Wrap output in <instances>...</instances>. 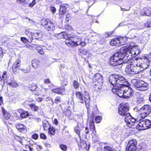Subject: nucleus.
I'll return each mask as SVG.
<instances>
[{
  "label": "nucleus",
  "mask_w": 151,
  "mask_h": 151,
  "mask_svg": "<svg viewBox=\"0 0 151 151\" xmlns=\"http://www.w3.org/2000/svg\"><path fill=\"white\" fill-rule=\"evenodd\" d=\"M76 97L80 103L83 104L85 103L88 109L90 108V97L89 93L87 92H84L83 93L80 91H76L75 93ZM88 120L89 121V127L90 130L92 132L91 134H93L92 137H98L96 134V131L94 124V118L95 116V112L92 111L90 114L88 113Z\"/></svg>",
  "instance_id": "f257e3e1"
},
{
  "label": "nucleus",
  "mask_w": 151,
  "mask_h": 151,
  "mask_svg": "<svg viewBox=\"0 0 151 151\" xmlns=\"http://www.w3.org/2000/svg\"><path fill=\"white\" fill-rule=\"evenodd\" d=\"M140 59V58H136L133 59H127L126 61V63H128L126 66L125 69V72L129 74L135 75L139 73L140 70L139 69L138 65V62L139 59Z\"/></svg>",
  "instance_id": "f03ea898"
},
{
  "label": "nucleus",
  "mask_w": 151,
  "mask_h": 151,
  "mask_svg": "<svg viewBox=\"0 0 151 151\" xmlns=\"http://www.w3.org/2000/svg\"><path fill=\"white\" fill-rule=\"evenodd\" d=\"M137 49L134 46L129 45L128 47H123L121 48L119 53L124 56L130 55V56L137 55L139 52H137Z\"/></svg>",
  "instance_id": "7ed1b4c3"
},
{
  "label": "nucleus",
  "mask_w": 151,
  "mask_h": 151,
  "mask_svg": "<svg viewBox=\"0 0 151 151\" xmlns=\"http://www.w3.org/2000/svg\"><path fill=\"white\" fill-rule=\"evenodd\" d=\"M40 24L48 32H53L55 29V23L49 19H42L40 20Z\"/></svg>",
  "instance_id": "20e7f679"
},
{
  "label": "nucleus",
  "mask_w": 151,
  "mask_h": 151,
  "mask_svg": "<svg viewBox=\"0 0 151 151\" xmlns=\"http://www.w3.org/2000/svg\"><path fill=\"white\" fill-rule=\"evenodd\" d=\"M85 29H79L78 30L77 34L79 36L76 35L74 36L75 46L79 45L84 46L85 44L84 42L82 41V39L85 37L86 36V33H84Z\"/></svg>",
  "instance_id": "39448f33"
},
{
  "label": "nucleus",
  "mask_w": 151,
  "mask_h": 151,
  "mask_svg": "<svg viewBox=\"0 0 151 151\" xmlns=\"http://www.w3.org/2000/svg\"><path fill=\"white\" fill-rule=\"evenodd\" d=\"M136 127L139 130L150 129L151 127V121L147 119H144L139 122Z\"/></svg>",
  "instance_id": "423d86ee"
},
{
  "label": "nucleus",
  "mask_w": 151,
  "mask_h": 151,
  "mask_svg": "<svg viewBox=\"0 0 151 151\" xmlns=\"http://www.w3.org/2000/svg\"><path fill=\"white\" fill-rule=\"evenodd\" d=\"M134 86L137 89L141 91H146L148 88L147 83L140 80L137 81L134 84Z\"/></svg>",
  "instance_id": "0eeeda50"
},
{
  "label": "nucleus",
  "mask_w": 151,
  "mask_h": 151,
  "mask_svg": "<svg viewBox=\"0 0 151 151\" xmlns=\"http://www.w3.org/2000/svg\"><path fill=\"white\" fill-rule=\"evenodd\" d=\"M140 116L142 119L145 118L151 112V107L148 104L143 106L139 109Z\"/></svg>",
  "instance_id": "6e6552de"
},
{
  "label": "nucleus",
  "mask_w": 151,
  "mask_h": 151,
  "mask_svg": "<svg viewBox=\"0 0 151 151\" xmlns=\"http://www.w3.org/2000/svg\"><path fill=\"white\" fill-rule=\"evenodd\" d=\"M124 116V120L127 124L126 126L127 127V128H133L137 119L132 117L130 113Z\"/></svg>",
  "instance_id": "1a4fd4ad"
},
{
  "label": "nucleus",
  "mask_w": 151,
  "mask_h": 151,
  "mask_svg": "<svg viewBox=\"0 0 151 151\" xmlns=\"http://www.w3.org/2000/svg\"><path fill=\"white\" fill-rule=\"evenodd\" d=\"M137 142L134 139L129 140L126 147L125 151H136L137 149Z\"/></svg>",
  "instance_id": "9d476101"
},
{
  "label": "nucleus",
  "mask_w": 151,
  "mask_h": 151,
  "mask_svg": "<svg viewBox=\"0 0 151 151\" xmlns=\"http://www.w3.org/2000/svg\"><path fill=\"white\" fill-rule=\"evenodd\" d=\"M129 107L125 104H120L118 108V112L122 116H124L129 113Z\"/></svg>",
  "instance_id": "9b49d317"
},
{
  "label": "nucleus",
  "mask_w": 151,
  "mask_h": 151,
  "mask_svg": "<svg viewBox=\"0 0 151 151\" xmlns=\"http://www.w3.org/2000/svg\"><path fill=\"white\" fill-rule=\"evenodd\" d=\"M1 109L3 120L4 123L7 125H8L9 124L11 125L12 124V123H10L9 122H7L6 121L10 119L11 115L10 113L8 111L5 110L3 107H1Z\"/></svg>",
  "instance_id": "f8f14e48"
},
{
  "label": "nucleus",
  "mask_w": 151,
  "mask_h": 151,
  "mask_svg": "<svg viewBox=\"0 0 151 151\" xmlns=\"http://www.w3.org/2000/svg\"><path fill=\"white\" fill-rule=\"evenodd\" d=\"M140 59H139L138 65H138V67H140L143 69L147 68L150 65V61L148 59L145 58L143 60L140 58Z\"/></svg>",
  "instance_id": "ddd939ff"
},
{
  "label": "nucleus",
  "mask_w": 151,
  "mask_h": 151,
  "mask_svg": "<svg viewBox=\"0 0 151 151\" xmlns=\"http://www.w3.org/2000/svg\"><path fill=\"white\" fill-rule=\"evenodd\" d=\"M118 77L116 78L117 81L115 86L119 87L120 86H127V84L129 83L123 77L119 76L118 75Z\"/></svg>",
  "instance_id": "4468645a"
},
{
  "label": "nucleus",
  "mask_w": 151,
  "mask_h": 151,
  "mask_svg": "<svg viewBox=\"0 0 151 151\" xmlns=\"http://www.w3.org/2000/svg\"><path fill=\"white\" fill-rule=\"evenodd\" d=\"M21 66V61L19 59H17L13 63L11 67L12 71L14 73L16 74L19 73Z\"/></svg>",
  "instance_id": "2eb2a0df"
},
{
  "label": "nucleus",
  "mask_w": 151,
  "mask_h": 151,
  "mask_svg": "<svg viewBox=\"0 0 151 151\" xmlns=\"http://www.w3.org/2000/svg\"><path fill=\"white\" fill-rule=\"evenodd\" d=\"M127 86H124V98L128 99L131 97L132 95L133 91L130 87V84L129 83L127 84Z\"/></svg>",
  "instance_id": "dca6fc26"
},
{
  "label": "nucleus",
  "mask_w": 151,
  "mask_h": 151,
  "mask_svg": "<svg viewBox=\"0 0 151 151\" xmlns=\"http://www.w3.org/2000/svg\"><path fill=\"white\" fill-rule=\"evenodd\" d=\"M80 139V142L78 144L79 149H85L88 151L90 148V144H87L85 141L81 139V138Z\"/></svg>",
  "instance_id": "f3484780"
},
{
  "label": "nucleus",
  "mask_w": 151,
  "mask_h": 151,
  "mask_svg": "<svg viewBox=\"0 0 151 151\" xmlns=\"http://www.w3.org/2000/svg\"><path fill=\"white\" fill-rule=\"evenodd\" d=\"M119 88L117 89V90L114 89H112V91L114 92V90H116L115 92H116L118 96L120 97H123L124 96V86H120L119 87Z\"/></svg>",
  "instance_id": "a211bd4d"
},
{
  "label": "nucleus",
  "mask_w": 151,
  "mask_h": 151,
  "mask_svg": "<svg viewBox=\"0 0 151 151\" xmlns=\"http://www.w3.org/2000/svg\"><path fill=\"white\" fill-rule=\"evenodd\" d=\"M112 56L114 57V58L117 60L119 62L122 61L123 63H126V61L127 60V59H126V57L124 56V55L121 56V53H120L119 52L117 54H115Z\"/></svg>",
  "instance_id": "6ab92c4d"
},
{
  "label": "nucleus",
  "mask_w": 151,
  "mask_h": 151,
  "mask_svg": "<svg viewBox=\"0 0 151 151\" xmlns=\"http://www.w3.org/2000/svg\"><path fill=\"white\" fill-rule=\"evenodd\" d=\"M65 88L64 87H57L53 88L52 91L58 94L63 95L65 91Z\"/></svg>",
  "instance_id": "aec40b11"
},
{
  "label": "nucleus",
  "mask_w": 151,
  "mask_h": 151,
  "mask_svg": "<svg viewBox=\"0 0 151 151\" xmlns=\"http://www.w3.org/2000/svg\"><path fill=\"white\" fill-rule=\"evenodd\" d=\"M65 42L68 46H75L74 36L68 37L65 40Z\"/></svg>",
  "instance_id": "412c9836"
},
{
  "label": "nucleus",
  "mask_w": 151,
  "mask_h": 151,
  "mask_svg": "<svg viewBox=\"0 0 151 151\" xmlns=\"http://www.w3.org/2000/svg\"><path fill=\"white\" fill-rule=\"evenodd\" d=\"M8 73L6 71H3L2 75L0 74V84L3 86L5 84V81L8 78Z\"/></svg>",
  "instance_id": "4be33fe9"
},
{
  "label": "nucleus",
  "mask_w": 151,
  "mask_h": 151,
  "mask_svg": "<svg viewBox=\"0 0 151 151\" xmlns=\"http://www.w3.org/2000/svg\"><path fill=\"white\" fill-rule=\"evenodd\" d=\"M69 5L68 4H63L60 6L59 11V14L60 15H63L66 13V9L69 7Z\"/></svg>",
  "instance_id": "5701e85b"
},
{
  "label": "nucleus",
  "mask_w": 151,
  "mask_h": 151,
  "mask_svg": "<svg viewBox=\"0 0 151 151\" xmlns=\"http://www.w3.org/2000/svg\"><path fill=\"white\" fill-rule=\"evenodd\" d=\"M25 33L27 36V38L28 40L29 41V42L30 43L32 41L34 37H33V33L30 31L29 29H25Z\"/></svg>",
  "instance_id": "b1692460"
},
{
  "label": "nucleus",
  "mask_w": 151,
  "mask_h": 151,
  "mask_svg": "<svg viewBox=\"0 0 151 151\" xmlns=\"http://www.w3.org/2000/svg\"><path fill=\"white\" fill-rule=\"evenodd\" d=\"M103 84L102 82L93 81L92 86L95 90L98 91L101 89Z\"/></svg>",
  "instance_id": "393cba45"
},
{
  "label": "nucleus",
  "mask_w": 151,
  "mask_h": 151,
  "mask_svg": "<svg viewBox=\"0 0 151 151\" xmlns=\"http://www.w3.org/2000/svg\"><path fill=\"white\" fill-rule=\"evenodd\" d=\"M15 127L20 132L23 133L26 130L27 128L25 125L18 123L16 125Z\"/></svg>",
  "instance_id": "a878e982"
},
{
  "label": "nucleus",
  "mask_w": 151,
  "mask_h": 151,
  "mask_svg": "<svg viewBox=\"0 0 151 151\" xmlns=\"http://www.w3.org/2000/svg\"><path fill=\"white\" fill-rule=\"evenodd\" d=\"M93 81L103 82V80L101 75L99 73L95 74L93 78Z\"/></svg>",
  "instance_id": "bb28decb"
},
{
  "label": "nucleus",
  "mask_w": 151,
  "mask_h": 151,
  "mask_svg": "<svg viewBox=\"0 0 151 151\" xmlns=\"http://www.w3.org/2000/svg\"><path fill=\"white\" fill-rule=\"evenodd\" d=\"M18 112L20 114V117L22 119L27 118L29 116L28 112L22 109H19Z\"/></svg>",
  "instance_id": "cd10ccee"
},
{
  "label": "nucleus",
  "mask_w": 151,
  "mask_h": 151,
  "mask_svg": "<svg viewBox=\"0 0 151 151\" xmlns=\"http://www.w3.org/2000/svg\"><path fill=\"white\" fill-rule=\"evenodd\" d=\"M118 75H112L109 78V81L114 86H115L116 81V78H117Z\"/></svg>",
  "instance_id": "c85d7f7f"
},
{
  "label": "nucleus",
  "mask_w": 151,
  "mask_h": 151,
  "mask_svg": "<svg viewBox=\"0 0 151 151\" xmlns=\"http://www.w3.org/2000/svg\"><path fill=\"white\" fill-rule=\"evenodd\" d=\"M114 58V57L112 56L110 58V63L111 65H112L116 66L119 65L123 63L122 61L119 62L117 60H116V59Z\"/></svg>",
  "instance_id": "c756f323"
},
{
  "label": "nucleus",
  "mask_w": 151,
  "mask_h": 151,
  "mask_svg": "<svg viewBox=\"0 0 151 151\" xmlns=\"http://www.w3.org/2000/svg\"><path fill=\"white\" fill-rule=\"evenodd\" d=\"M44 86H43V85H42V88L41 90H40V92H35L33 94L35 96H38L42 94L41 92L42 91V95L43 96H45V95L46 94V92L48 90V89L47 88H44Z\"/></svg>",
  "instance_id": "7c9ffc66"
},
{
  "label": "nucleus",
  "mask_w": 151,
  "mask_h": 151,
  "mask_svg": "<svg viewBox=\"0 0 151 151\" xmlns=\"http://www.w3.org/2000/svg\"><path fill=\"white\" fill-rule=\"evenodd\" d=\"M40 62L39 61L34 59L32 61V65L34 68H39L40 65Z\"/></svg>",
  "instance_id": "2f4dec72"
},
{
  "label": "nucleus",
  "mask_w": 151,
  "mask_h": 151,
  "mask_svg": "<svg viewBox=\"0 0 151 151\" xmlns=\"http://www.w3.org/2000/svg\"><path fill=\"white\" fill-rule=\"evenodd\" d=\"M48 130V133L51 136H54L55 133V129L53 127L50 126Z\"/></svg>",
  "instance_id": "473e14b6"
},
{
  "label": "nucleus",
  "mask_w": 151,
  "mask_h": 151,
  "mask_svg": "<svg viewBox=\"0 0 151 151\" xmlns=\"http://www.w3.org/2000/svg\"><path fill=\"white\" fill-rule=\"evenodd\" d=\"M110 44L112 46H118L119 45V42L117 38L112 39L109 42Z\"/></svg>",
  "instance_id": "72a5a7b5"
},
{
  "label": "nucleus",
  "mask_w": 151,
  "mask_h": 151,
  "mask_svg": "<svg viewBox=\"0 0 151 151\" xmlns=\"http://www.w3.org/2000/svg\"><path fill=\"white\" fill-rule=\"evenodd\" d=\"M28 106L33 111H37L39 109V107L36 106L35 104H28Z\"/></svg>",
  "instance_id": "f704fd0d"
},
{
  "label": "nucleus",
  "mask_w": 151,
  "mask_h": 151,
  "mask_svg": "<svg viewBox=\"0 0 151 151\" xmlns=\"http://www.w3.org/2000/svg\"><path fill=\"white\" fill-rule=\"evenodd\" d=\"M8 85L14 88H17L18 86L17 83L14 80H12L8 83Z\"/></svg>",
  "instance_id": "c9c22d12"
},
{
  "label": "nucleus",
  "mask_w": 151,
  "mask_h": 151,
  "mask_svg": "<svg viewBox=\"0 0 151 151\" xmlns=\"http://www.w3.org/2000/svg\"><path fill=\"white\" fill-rule=\"evenodd\" d=\"M75 132L78 136L80 139L82 138L81 136V129L78 126L74 128Z\"/></svg>",
  "instance_id": "e433bc0d"
},
{
  "label": "nucleus",
  "mask_w": 151,
  "mask_h": 151,
  "mask_svg": "<svg viewBox=\"0 0 151 151\" xmlns=\"http://www.w3.org/2000/svg\"><path fill=\"white\" fill-rule=\"evenodd\" d=\"M31 67L30 65H27L25 67H24L21 69L25 73H27L30 72L31 71Z\"/></svg>",
  "instance_id": "4c0bfd02"
},
{
  "label": "nucleus",
  "mask_w": 151,
  "mask_h": 151,
  "mask_svg": "<svg viewBox=\"0 0 151 151\" xmlns=\"http://www.w3.org/2000/svg\"><path fill=\"white\" fill-rule=\"evenodd\" d=\"M63 114L66 116L70 117L71 115V111L69 109H67L63 112Z\"/></svg>",
  "instance_id": "58836bf2"
},
{
  "label": "nucleus",
  "mask_w": 151,
  "mask_h": 151,
  "mask_svg": "<svg viewBox=\"0 0 151 151\" xmlns=\"http://www.w3.org/2000/svg\"><path fill=\"white\" fill-rule=\"evenodd\" d=\"M62 101V99L61 97L60 96H57L55 99L54 103L57 104H58Z\"/></svg>",
  "instance_id": "ea45409f"
},
{
  "label": "nucleus",
  "mask_w": 151,
  "mask_h": 151,
  "mask_svg": "<svg viewBox=\"0 0 151 151\" xmlns=\"http://www.w3.org/2000/svg\"><path fill=\"white\" fill-rule=\"evenodd\" d=\"M73 86L75 89H77L80 86V84L77 81L74 80L73 82Z\"/></svg>",
  "instance_id": "a19ab883"
},
{
  "label": "nucleus",
  "mask_w": 151,
  "mask_h": 151,
  "mask_svg": "<svg viewBox=\"0 0 151 151\" xmlns=\"http://www.w3.org/2000/svg\"><path fill=\"white\" fill-rule=\"evenodd\" d=\"M102 120V117L101 116H97L95 117V120L96 123H100Z\"/></svg>",
  "instance_id": "79ce46f5"
},
{
  "label": "nucleus",
  "mask_w": 151,
  "mask_h": 151,
  "mask_svg": "<svg viewBox=\"0 0 151 151\" xmlns=\"http://www.w3.org/2000/svg\"><path fill=\"white\" fill-rule=\"evenodd\" d=\"M42 125L44 130L45 131L47 130L49 128V126L50 125H49V124H48L47 122L43 123Z\"/></svg>",
  "instance_id": "37998d69"
},
{
  "label": "nucleus",
  "mask_w": 151,
  "mask_h": 151,
  "mask_svg": "<svg viewBox=\"0 0 151 151\" xmlns=\"http://www.w3.org/2000/svg\"><path fill=\"white\" fill-rule=\"evenodd\" d=\"M36 49L38 53H40L41 55H44V52L43 51V49L40 47H37Z\"/></svg>",
  "instance_id": "c03bdc74"
},
{
  "label": "nucleus",
  "mask_w": 151,
  "mask_h": 151,
  "mask_svg": "<svg viewBox=\"0 0 151 151\" xmlns=\"http://www.w3.org/2000/svg\"><path fill=\"white\" fill-rule=\"evenodd\" d=\"M119 42V44L121 45H124L125 42L124 41V37H117Z\"/></svg>",
  "instance_id": "a18cd8bd"
},
{
  "label": "nucleus",
  "mask_w": 151,
  "mask_h": 151,
  "mask_svg": "<svg viewBox=\"0 0 151 151\" xmlns=\"http://www.w3.org/2000/svg\"><path fill=\"white\" fill-rule=\"evenodd\" d=\"M145 26L147 28L151 27V19H149L147 20V22L145 24Z\"/></svg>",
  "instance_id": "49530a36"
},
{
  "label": "nucleus",
  "mask_w": 151,
  "mask_h": 151,
  "mask_svg": "<svg viewBox=\"0 0 151 151\" xmlns=\"http://www.w3.org/2000/svg\"><path fill=\"white\" fill-rule=\"evenodd\" d=\"M33 35L35 37V39H38L41 37V34L40 32H37L33 33Z\"/></svg>",
  "instance_id": "de8ad7c7"
},
{
  "label": "nucleus",
  "mask_w": 151,
  "mask_h": 151,
  "mask_svg": "<svg viewBox=\"0 0 151 151\" xmlns=\"http://www.w3.org/2000/svg\"><path fill=\"white\" fill-rule=\"evenodd\" d=\"M14 138L17 141L19 142L22 145H23V144L22 143V141L23 140L21 137L16 136Z\"/></svg>",
  "instance_id": "09e8293b"
},
{
  "label": "nucleus",
  "mask_w": 151,
  "mask_h": 151,
  "mask_svg": "<svg viewBox=\"0 0 151 151\" xmlns=\"http://www.w3.org/2000/svg\"><path fill=\"white\" fill-rule=\"evenodd\" d=\"M65 32H61L58 35V36L60 39H65Z\"/></svg>",
  "instance_id": "8fccbe9b"
},
{
  "label": "nucleus",
  "mask_w": 151,
  "mask_h": 151,
  "mask_svg": "<svg viewBox=\"0 0 151 151\" xmlns=\"http://www.w3.org/2000/svg\"><path fill=\"white\" fill-rule=\"evenodd\" d=\"M65 28L68 31L72 30L73 29L72 27L70 26L69 24H67L65 26Z\"/></svg>",
  "instance_id": "3c124183"
},
{
  "label": "nucleus",
  "mask_w": 151,
  "mask_h": 151,
  "mask_svg": "<svg viewBox=\"0 0 151 151\" xmlns=\"http://www.w3.org/2000/svg\"><path fill=\"white\" fill-rule=\"evenodd\" d=\"M21 41L24 43L29 42V41L27 38L25 37H22L20 38Z\"/></svg>",
  "instance_id": "603ef678"
},
{
  "label": "nucleus",
  "mask_w": 151,
  "mask_h": 151,
  "mask_svg": "<svg viewBox=\"0 0 151 151\" xmlns=\"http://www.w3.org/2000/svg\"><path fill=\"white\" fill-rule=\"evenodd\" d=\"M79 52L80 53L82 54L83 55H86L87 53V51L86 50L81 48L79 49Z\"/></svg>",
  "instance_id": "864d4df0"
},
{
  "label": "nucleus",
  "mask_w": 151,
  "mask_h": 151,
  "mask_svg": "<svg viewBox=\"0 0 151 151\" xmlns=\"http://www.w3.org/2000/svg\"><path fill=\"white\" fill-rule=\"evenodd\" d=\"M60 147L62 150L66 151L67 150V147L66 145L63 144H61L60 145Z\"/></svg>",
  "instance_id": "5fc2aeb1"
},
{
  "label": "nucleus",
  "mask_w": 151,
  "mask_h": 151,
  "mask_svg": "<svg viewBox=\"0 0 151 151\" xmlns=\"http://www.w3.org/2000/svg\"><path fill=\"white\" fill-rule=\"evenodd\" d=\"M37 88L36 85L34 84H32L31 86L30 87V90L32 91H35Z\"/></svg>",
  "instance_id": "6e6d98bb"
},
{
  "label": "nucleus",
  "mask_w": 151,
  "mask_h": 151,
  "mask_svg": "<svg viewBox=\"0 0 151 151\" xmlns=\"http://www.w3.org/2000/svg\"><path fill=\"white\" fill-rule=\"evenodd\" d=\"M32 138L34 140H37L39 137V135L37 133L33 134L31 136Z\"/></svg>",
  "instance_id": "4d7b16f0"
},
{
  "label": "nucleus",
  "mask_w": 151,
  "mask_h": 151,
  "mask_svg": "<svg viewBox=\"0 0 151 151\" xmlns=\"http://www.w3.org/2000/svg\"><path fill=\"white\" fill-rule=\"evenodd\" d=\"M40 139L44 140L47 139V137L46 135L44 133H41L40 134Z\"/></svg>",
  "instance_id": "13d9d810"
},
{
  "label": "nucleus",
  "mask_w": 151,
  "mask_h": 151,
  "mask_svg": "<svg viewBox=\"0 0 151 151\" xmlns=\"http://www.w3.org/2000/svg\"><path fill=\"white\" fill-rule=\"evenodd\" d=\"M85 135H83V136L85 138H86L87 135L89 133V130L88 127H85Z\"/></svg>",
  "instance_id": "bf43d9fd"
},
{
  "label": "nucleus",
  "mask_w": 151,
  "mask_h": 151,
  "mask_svg": "<svg viewBox=\"0 0 151 151\" xmlns=\"http://www.w3.org/2000/svg\"><path fill=\"white\" fill-rule=\"evenodd\" d=\"M104 151H111L112 148L109 146H105L104 147Z\"/></svg>",
  "instance_id": "052dcab7"
},
{
  "label": "nucleus",
  "mask_w": 151,
  "mask_h": 151,
  "mask_svg": "<svg viewBox=\"0 0 151 151\" xmlns=\"http://www.w3.org/2000/svg\"><path fill=\"white\" fill-rule=\"evenodd\" d=\"M36 0H33L32 2L29 4V6L30 7H33L36 3Z\"/></svg>",
  "instance_id": "680f3d73"
},
{
  "label": "nucleus",
  "mask_w": 151,
  "mask_h": 151,
  "mask_svg": "<svg viewBox=\"0 0 151 151\" xmlns=\"http://www.w3.org/2000/svg\"><path fill=\"white\" fill-rule=\"evenodd\" d=\"M25 147L26 149H29V151H33V148L31 146L28 145H26Z\"/></svg>",
  "instance_id": "e2e57ef3"
},
{
  "label": "nucleus",
  "mask_w": 151,
  "mask_h": 151,
  "mask_svg": "<svg viewBox=\"0 0 151 151\" xmlns=\"http://www.w3.org/2000/svg\"><path fill=\"white\" fill-rule=\"evenodd\" d=\"M4 54L2 50V49L1 47H0V58L1 59L2 58Z\"/></svg>",
  "instance_id": "0e129e2a"
},
{
  "label": "nucleus",
  "mask_w": 151,
  "mask_h": 151,
  "mask_svg": "<svg viewBox=\"0 0 151 151\" xmlns=\"http://www.w3.org/2000/svg\"><path fill=\"white\" fill-rule=\"evenodd\" d=\"M14 116L16 118V119L18 120L19 119V115L16 112H14Z\"/></svg>",
  "instance_id": "69168bd1"
},
{
  "label": "nucleus",
  "mask_w": 151,
  "mask_h": 151,
  "mask_svg": "<svg viewBox=\"0 0 151 151\" xmlns=\"http://www.w3.org/2000/svg\"><path fill=\"white\" fill-rule=\"evenodd\" d=\"M44 83L45 84H49L51 83V82L49 79H46L44 80Z\"/></svg>",
  "instance_id": "338daca9"
},
{
  "label": "nucleus",
  "mask_w": 151,
  "mask_h": 151,
  "mask_svg": "<svg viewBox=\"0 0 151 151\" xmlns=\"http://www.w3.org/2000/svg\"><path fill=\"white\" fill-rule=\"evenodd\" d=\"M36 101L38 102H41L42 101V99L41 97H37L35 98Z\"/></svg>",
  "instance_id": "774afa93"
}]
</instances>
